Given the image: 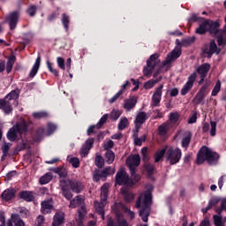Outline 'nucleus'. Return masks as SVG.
Listing matches in <instances>:
<instances>
[{"label": "nucleus", "instance_id": "10", "mask_svg": "<svg viewBox=\"0 0 226 226\" xmlns=\"http://www.w3.org/2000/svg\"><path fill=\"white\" fill-rule=\"evenodd\" d=\"M183 156V151H181V148L179 147H170L167 151L165 154L166 162L170 163V165H177V163H179L181 162V158Z\"/></svg>", "mask_w": 226, "mask_h": 226}, {"label": "nucleus", "instance_id": "47", "mask_svg": "<svg viewBox=\"0 0 226 226\" xmlns=\"http://www.w3.org/2000/svg\"><path fill=\"white\" fill-rule=\"evenodd\" d=\"M95 165L98 169H103V165H105V161L102 155H96L95 157Z\"/></svg>", "mask_w": 226, "mask_h": 226}, {"label": "nucleus", "instance_id": "23", "mask_svg": "<svg viewBox=\"0 0 226 226\" xmlns=\"http://www.w3.org/2000/svg\"><path fill=\"white\" fill-rule=\"evenodd\" d=\"M115 209H117V211H118L119 213H121V211L123 213H128L131 220H133V218H135V213L132 212V210L125 207L124 203H117L115 205Z\"/></svg>", "mask_w": 226, "mask_h": 226}, {"label": "nucleus", "instance_id": "12", "mask_svg": "<svg viewBox=\"0 0 226 226\" xmlns=\"http://www.w3.org/2000/svg\"><path fill=\"white\" fill-rule=\"evenodd\" d=\"M135 181L133 178L130 179V177L128 176V173L124 171V170H120L117 171L116 175V185H118L119 186H133L135 185Z\"/></svg>", "mask_w": 226, "mask_h": 226}, {"label": "nucleus", "instance_id": "50", "mask_svg": "<svg viewBox=\"0 0 226 226\" xmlns=\"http://www.w3.org/2000/svg\"><path fill=\"white\" fill-rule=\"evenodd\" d=\"M147 138V136L146 134H143L142 136L136 137L134 139V146H142L143 142H146V139Z\"/></svg>", "mask_w": 226, "mask_h": 226}, {"label": "nucleus", "instance_id": "7", "mask_svg": "<svg viewBox=\"0 0 226 226\" xmlns=\"http://www.w3.org/2000/svg\"><path fill=\"white\" fill-rule=\"evenodd\" d=\"M126 165L129 167L132 179H133L135 183H139V181H140V175L137 174L135 167H139L140 165V155L133 154L127 157Z\"/></svg>", "mask_w": 226, "mask_h": 226}, {"label": "nucleus", "instance_id": "29", "mask_svg": "<svg viewBox=\"0 0 226 226\" xmlns=\"http://www.w3.org/2000/svg\"><path fill=\"white\" fill-rule=\"evenodd\" d=\"M1 197L3 200H5V202H8L11 200V199L15 198V190L13 188L6 189L2 192Z\"/></svg>", "mask_w": 226, "mask_h": 226}, {"label": "nucleus", "instance_id": "15", "mask_svg": "<svg viewBox=\"0 0 226 226\" xmlns=\"http://www.w3.org/2000/svg\"><path fill=\"white\" fill-rule=\"evenodd\" d=\"M117 218L114 221L112 217H109L107 220V226H130L126 219L121 217V212L115 208Z\"/></svg>", "mask_w": 226, "mask_h": 226}, {"label": "nucleus", "instance_id": "13", "mask_svg": "<svg viewBox=\"0 0 226 226\" xmlns=\"http://www.w3.org/2000/svg\"><path fill=\"white\" fill-rule=\"evenodd\" d=\"M202 52L208 59L213 57V54H220L222 49H218L215 40H211L209 44H205L202 48Z\"/></svg>", "mask_w": 226, "mask_h": 226}, {"label": "nucleus", "instance_id": "30", "mask_svg": "<svg viewBox=\"0 0 226 226\" xmlns=\"http://www.w3.org/2000/svg\"><path fill=\"white\" fill-rule=\"evenodd\" d=\"M94 144V138L87 139L86 143L81 147L82 154H88L89 150L93 147Z\"/></svg>", "mask_w": 226, "mask_h": 226}, {"label": "nucleus", "instance_id": "58", "mask_svg": "<svg viewBox=\"0 0 226 226\" xmlns=\"http://www.w3.org/2000/svg\"><path fill=\"white\" fill-rule=\"evenodd\" d=\"M36 5H30L26 10V13L29 15V17H34V15H36Z\"/></svg>", "mask_w": 226, "mask_h": 226}, {"label": "nucleus", "instance_id": "48", "mask_svg": "<svg viewBox=\"0 0 226 226\" xmlns=\"http://www.w3.org/2000/svg\"><path fill=\"white\" fill-rule=\"evenodd\" d=\"M56 130H57V125H56V124L48 123V124H47L48 135H52V133H54V132H56Z\"/></svg>", "mask_w": 226, "mask_h": 226}, {"label": "nucleus", "instance_id": "41", "mask_svg": "<svg viewBox=\"0 0 226 226\" xmlns=\"http://www.w3.org/2000/svg\"><path fill=\"white\" fill-rule=\"evenodd\" d=\"M165 154H167V148L158 150L154 154L155 163H158L163 158V156H165Z\"/></svg>", "mask_w": 226, "mask_h": 226}, {"label": "nucleus", "instance_id": "63", "mask_svg": "<svg viewBox=\"0 0 226 226\" xmlns=\"http://www.w3.org/2000/svg\"><path fill=\"white\" fill-rule=\"evenodd\" d=\"M43 223H45V217H43V215H39L36 218L35 226H43Z\"/></svg>", "mask_w": 226, "mask_h": 226}, {"label": "nucleus", "instance_id": "31", "mask_svg": "<svg viewBox=\"0 0 226 226\" xmlns=\"http://www.w3.org/2000/svg\"><path fill=\"white\" fill-rule=\"evenodd\" d=\"M209 70H211V64L205 63L198 67L197 73H199L200 76L207 77Z\"/></svg>", "mask_w": 226, "mask_h": 226}, {"label": "nucleus", "instance_id": "33", "mask_svg": "<svg viewBox=\"0 0 226 226\" xmlns=\"http://www.w3.org/2000/svg\"><path fill=\"white\" fill-rule=\"evenodd\" d=\"M44 133L45 129L43 127H39L34 134V142H41V140L43 139Z\"/></svg>", "mask_w": 226, "mask_h": 226}, {"label": "nucleus", "instance_id": "57", "mask_svg": "<svg viewBox=\"0 0 226 226\" xmlns=\"http://www.w3.org/2000/svg\"><path fill=\"white\" fill-rule=\"evenodd\" d=\"M170 121L175 124L177 123L179 121V113L177 112L170 113Z\"/></svg>", "mask_w": 226, "mask_h": 226}, {"label": "nucleus", "instance_id": "25", "mask_svg": "<svg viewBox=\"0 0 226 226\" xmlns=\"http://www.w3.org/2000/svg\"><path fill=\"white\" fill-rule=\"evenodd\" d=\"M190 142H192V132L188 131L185 132L182 138L181 147H184V149H188V147H190Z\"/></svg>", "mask_w": 226, "mask_h": 226}, {"label": "nucleus", "instance_id": "62", "mask_svg": "<svg viewBox=\"0 0 226 226\" xmlns=\"http://www.w3.org/2000/svg\"><path fill=\"white\" fill-rule=\"evenodd\" d=\"M114 147V141L109 139L108 142L104 143L103 148L105 151H110Z\"/></svg>", "mask_w": 226, "mask_h": 226}, {"label": "nucleus", "instance_id": "1", "mask_svg": "<svg viewBox=\"0 0 226 226\" xmlns=\"http://www.w3.org/2000/svg\"><path fill=\"white\" fill-rule=\"evenodd\" d=\"M196 34L204 35L209 33L217 40L219 47H225L226 45V31L220 29V22L218 20L213 21L211 19H204L198 28L195 30Z\"/></svg>", "mask_w": 226, "mask_h": 226}, {"label": "nucleus", "instance_id": "40", "mask_svg": "<svg viewBox=\"0 0 226 226\" xmlns=\"http://www.w3.org/2000/svg\"><path fill=\"white\" fill-rule=\"evenodd\" d=\"M61 22L65 31H68V29H70V16L66 13H63Z\"/></svg>", "mask_w": 226, "mask_h": 226}, {"label": "nucleus", "instance_id": "6", "mask_svg": "<svg viewBox=\"0 0 226 226\" xmlns=\"http://www.w3.org/2000/svg\"><path fill=\"white\" fill-rule=\"evenodd\" d=\"M29 131V125L26 120L17 123L7 132V139L10 142H19V135H26Z\"/></svg>", "mask_w": 226, "mask_h": 226}, {"label": "nucleus", "instance_id": "4", "mask_svg": "<svg viewBox=\"0 0 226 226\" xmlns=\"http://www.w3.org/2000/svg\"><path fill=\"white\" fill-rule=\"evenodd\" d=\"M153 200V195L151 192H147L144 195L143 200L142 197H139L136 200L135 207L139 209V216L142 222H147L149 220V215H151V203Z\"/></svg>", "mask_w": 226, "mask_h": 226}, {"label": "nucleus", "instance_id": "26", "mask_svg": "<svg viewBox=\"0 0 226 226\" xmlns=\"http://www.w3.org/2000/svg\"><path fill=\"white\" fill-rule=\"evenodd\" d=\"M41 63V56L39 55L35 60L34 66L30 71V73H29L30 79H34V77H36V73H38V70H40Z\"/></svg>", "mask_w": 226, "mask_h": 226}, {"label": "nucleus", "instance_id": "21", "mask_svg": "<svg viewBox=\"0 0 226 226\" xmlns=\"http://www.w3.org/2000/svg\"><path fill=\"white\" fill-rule=\"evenodd\" d=\"M7 226H26V223L19 214H12L11 220L7 222Z\"/></svg>", "mask_w": 226, "mask_h": 226}, {"label": "nucleus", "instance_id": "51", "mask_svg": "<svg viewBox=\"0 0 226 226\" xmlns=\"http://www.w3.org/2000/svg\"><path fill=\"white\" fill-rule=\"evenodd\" d=\"M69 163H71L74 169H79L80 167V161L77 157L70 158Z\"/></svg>", "mask_w": 226, "mask_h": 226}, {"label": "nucleus", "instance_id": "49", "mask_svg": "<svg viewBox=\"0 0 226 226\" xmlns=\"http://www.w3.org/2000/svg\"><path fill=\"white\" fill-rule=\"evenodd\" d=\"M192 87H193L192 85L185 83L180 91V94H182V96H186V94L190 93V90L192 89Z\"/></svg>", "mask_w": 226, "mask_h": 226}, {"label": "nucleus", "instance_id": "14", "mask_svg": "<svg viewBox=\"0 0 226 226\" xmlns=\"http://www.w3.org/2000/svg\"><path fill=\"white\" fill-rule=\"evenodd\" d=\"M181 54H183V49L176 45L174 49L167 55L165 60L162 62V66H167L170 63H174V61L181 57Z\"/></svg>", "mask_w": 226, "mask_h": 226}, {"label": "nucleus", "instance_id": "52", "mask_svg": "<svg viewBox=\"0 0 226 226\" xmlns=\"http://www.w3.org/2000/svg\"><path fill=\"white\" fill-rule=\"evenodd\" d=\"M47 67L49 69V71L50 72V73H53V75H55V77H59V72L54 68H52V63H50V61L47 60L46 62Z\"/></svg>", "mask_w": 226, "mask_h": 226}, {"label": "nucleus", "instance_id": "35", "mask_svg": "<svg viewBox=\"0 0 226 226\" xmlns=\"http://www.w3.org/2000/svg\"><path fill=\"white\" fill-rule=\"evenodd\" d=\"M34 119H49L50 114L48 111H36L32 114Z\"/></svg>", "mask_w": 226, "mask_h": 226}, {"label": "nucleus", "instance_id": "27", "mask_svg": "<svg viewBox=\"0 0 226 226\" xmlns=\"http://www.w3.org/2000/svg\"><path fill=\"white\" fill-rule=\"evenodd\" d=\"M41 206L42 215H49V213H52V209H54V206L49 200L42 201Z\"/></svg>", "mask_w": 226, "mask_h": 226}, {"label": "nucleus", "instance_id": "59", "mask_svg": "<svg viewBox=\"0 0 226 226\" xmlns=\"http://www.w3.org/2000/svg\"><path fill=\"white\" fill-rule=\"evenodd\" d=\"M197 79V73L193 72L188 77V81L186 84H189L190 86L193 87V84L195 83V80Z\"/></svg>", "mask_w": 226, "mask_h": 226}, {"label": "nucleus", "instance_id": "45", "mask_svg": "<svg viewBox=\"0 0 226 226\" xmlns=\"http://www.w3.org/2000/svg\"><path fill=\"white\" fill-rule=\"evenodd\" d=\"M222 89V82L220 81V79H218L216 82H215V85L212 90V96H216L218 94V93H220Z\"/></svg>", "mask_w": 226, "mask_h": 226}, {"label": "nucleus", "instance_id": "20", "mask_svg": "<svg viewBox=\"0 0 226 226\" xmlns=\"http://www.w3.org/2000/svg\"><path fill=\"white\" fill-rule=\"evenodd\" d=\"M195 40H197L195 36L188 37L187 39H183L182 41H179V39H177L175 41V43L177 47L182 50L183 47H190L192 43H195Z\"/></svg>", "mask_w": 226, "mask_h": 226}, {"label": "nucleus", "instance_id": "61", "mask_svg": "<svg viewBox=\"0 0 226 226\" xmlns=\"http://www.w3.org/2000/svg\"><path fill=\"white\" fill-rule=\"evenodd\" d=\"M56 63L61 70H66V66L64 65V59L63 57L58 56L56 58Z\"/></svg>", "mask_w": 226, "mask_h": 226}, {"label": "nucleus", "instance_id": "44", "mask_svg": "<svg viewBox=\"0 0 226 226\" xmlns=\"http://www.w3.org/2000/svg\"><path fill=\"white\" fill-rule=\"evenodd\" d=\"M145 170L147 172V177H153V174H154V165L151 163L145 164Z\"/></svg>", "mask_w": 226, "mask_h": 226}, {"label": "nucleus", "instance_id": "32", "mask_svg": "<svg viewBox=\"0 0 226 226\" xmlns=\"http://www.w3.org/2000/svg\"><path fill=\"white\" fill-rule=\"evenodd\" d=\"M137 105V97L132 96L130 99H126L124 103V109L125 110H132Z\"/></svg>", "mask_w": 226, "mask_h": 226}, {"label": "nucleus", "instance_id": "22", "mask_svg": "<svg viewBox=\"0 0 226 226\" xmlns=\"http://www.w3.org/2000/svg\"><path fill=\"white\" fill-rule=\"evenodd\" d=\"M19 197L25 202H33L34 200V192L32 191H21L19 193Z\"/></svg>", "mask_w": 226, "mask_h": 226}, {"label": "nucleus", "instance_id": "60", "mask_svg": "<svg viewBox=\"0 0 226 226\" xmlns=\"http://www.w3.org/2000/svg\"><path fill=\"white\" fill-rule=\"evenodd\" d=\"M210 135L211 137H215L216 135V122L215 121H211L210 122Z\"/></svg>", "mask_w": 226, "mask_h": 226}, {"label": "nucleus", "instance_id": "43", "mask_svg": "<svg viewBox=\"0 0 226 226\" xmlns=\"http://www.w3.org/2000/svg\"><path fill=\"white\" fill-rule=\"evenodd\" d=\"M52 174L51 173H46L44 176H42L39 179L40 185H49L52 181Z\"/></svg>", "mask_w": 226, "mask_h": 226}, {"label": "nucleus", "instance_id": "16", "mask_svg": "<svg viewBox=\"0 0 226 226\" xmlns=\"http://www.w3.org/2000/svg\"><path fill=\"white\" fill-rule=\"evenodd\" d=\"M19 19H20V11L19 10L13 11L5 17V21L9 24L11 31H13L17 27Z\"/></svg>", "mask_w": 226, "mask_h": 226}, {"label": "nucleus", "instance_id": "24", "mask_svg": "<svg viewBox=\"0 0 226 226\" xmlns=\"http://www.w3.org/2000/svg\"><path fill=\"white\" fill-rule=\"evenodd\" d=\"M64 223V213L56 212L53 217L52 226H60Z\"/></svg>", "mask_w": 226, "mask_h": 226}, {"label": "nucleus", "instance_id": "9", "mask_svg": "<svg viewBox=\"0 0 226 226\" xmlns=\"http://www.w3.org/2000/svg\"><path fill=\"white\" fill-rule=\"evenodd\" d=\"M160 55L154 53L150 56L149 59L147 60V66L143 69V73L145 77H151L153 75V71L156 66L162 64V60H160Z\"/></svg>", "mask_w": 226, "mask_h": 226}, {"label": "nucleus", "instance_id": "2", "mask_svg": "<svg viewBox=\"0 0 226 226\" xmlns=\"http://www.w3.org/2000/svg\"><path fill=\"white\" fill-rule=\"evenodd\" d=\"M59 182L62 195L66 199V200H72V199H73V193H82V192H84L85 186L80 181L70 178H62Z\"/></svg>", "mask_w": 226, "mask_h": 226}, {"label": "nucleus", "instance_id": "55", "mask_svg": "<svg viewBox=\"0 0 226 226\" xmlns=\"http://www.w3.org/2000/svg\"><path fill=\"white\" fill-rule=\"evenodd\" d=\"M221 200L222 199H220V197H214L208 201V206L213 208L215 206H217Z\"/></svg>", "mask_w": 226, "mask_h": 226}, {"label": "nucleus", "instance_id": "64", "mask_svg": "<svg viewBox=\"0 0 226 226\" xmlns=\"http://www.w3.org/2000/svg\"><path fill=\"white\" fill-rule=\"evenodd\" d=\"M93 133H98V132H96V125H90L87 130V135L88 137L93 135Z\"/></svg>", "mask_w": 226, "mask_h": 226}, {"label": "nucleus", "instance_id": "5", "mask_svg": "<svg viewBox=\"0 0 226 226\" xmlns=\"http://www.w3.org/2000/svg\"><path fill=\"white\" fill-rule=\"evenodd\" d=\"M220 160V154L218 153L212 151L209 147L203 146L198 152L196 157V164L202 165L205 162L208 165H216Z\"/></svg>", "mask_w": 226, "mask_h": 226}, {"label": "nucleus", "instance_id": "3", "mask_svg": "<svg viewBox=\"0 0 226 226\" xmlns=\"http://www.w3.org/2000/svg\"><path fill=\"white\" fill-rule=\"evenodd\" d=\"M19 98H20V89L11 90L4 98L0 99V110H3L5 116H10L13 112V106L19 107Z\"/></svg>", "mask_w": 226, "mask_h": 226}, {"label": "nucleus", "instance_id": "56", "mask_svg": "<svg viewBox=\"0 0 226 226\" xmlns=\"http://www.w3.org/2000/svg\"><path fill=\"white\" fill-rule=\"evenodd\" d=\"M59 10L54 11L48 16L49 22H52V20H56V19L59 18Z\"/></svg>", "mask_w": 226, "mask_h": 226}, {"label": "nucleus", "instance_id": "17", "mask_svg": "<svg viewBox=\"0 0 226 226\" xmlns=\"http://www.w3.org/2000/svg\"><path fill=\"white\" fill-rule=\"evenodd\" d=\"M207 87H209V85L205 84L197 93L193 99V102L195 103V105H200V103L204 102V98H206V96L207 95Z\"/></svg>", "mask_w": 226, "mask_h": 226}, {"label": "nucleus", "instance_id": "11", "mask_svg": "<svg viewBox=\"0 0 226 226\" xmlns=\"http://www.w3.org/2000/svg\"><path fill=\"white\" fill-rule=\"evenodd\" d=\"M113 174H116V170L110 166L103 170H95L93 173V180L94 183H98L100 179H102V181H107V177L113 176Z\"/></svg>", "mask_w": 226, "mask_h": 226}, {"label": "nucleus", "instance_id": "38", "mask_svg": "<svg viewBox=\"0 0 226 226\" xmlns=\"http://www.w3.org/2000/svg\"><path fill=\"white\" fill-rule=\"evenodd\" d=\"M105 158L108 165H110L111 163H114V160H116V154H114V151L112 150H108L105 153Z\"/></svg>", "mask_w": 226, "mask_h": 226}, {"label": "nucleus", "instance_id": "37", "mask_svg": "<svg viewBox=\"0 0 226 226\" xmlns=\"http://www.w3.org/2000/svg\"><path fill=\"white\" fill-rule=\"evenodd\" d=\"M162 81V76H160L157 79H150L144 84V88L145 89H153L158 82Z\"/></svg>", "mask_w": 226, "mask_h": 226}, {"label": "nucleus", "instance_id": "36", "mask_svg": "<svg viewBox=\"0 0 226 226\" xmlns=\"http://www.w3.org/2000/svg\"><path fill=\"white\" fill-rule=\"evenodd\" d=\"M15 61H17V57L15 56H11L8 57L6 64L7 73H11V70H13V64H15Z\"/></svg>", "mask_w": 226, "mask_h": 226}, {"label": "nucleus", "instance_id": "19", "mask_svg": "<svg viewBox=\"0 0 226 226\" xmlns=\"http://www.w3.org/2000/svg\"><path fill=\"white\" fill-rule=\"evenodd\" d=\"M163 89V85H160L154 89V94L152 96V102L154 107H158L160 102H162V91Z\"/></svg>", "mask_w": 226, "mask_h": 226}, {"label": "nucleus", "instance_id": "42", "mask_svg": "<svg viewBox=\"0 0 226 226\" xmlns=\"http://www.w3.org/2000/svg\"><path fill=\"white\" fill-rule=\"evenodd\" d=\"M170 126L169 124L163 123L158 127V133L161 136L167 135L169 133Z\"/></svg>", "mask_w": 226, "mask_h": 226}, {"label": "nucleus", "instance_id": "18", "mask_svg": "<svg viewBox=\"0 0 226 226\" xmlns=\"http://www.w3.org/2000/svg\"><path fill=\"white\" fill-rule=\"evenodd\" d=\"M148 119H149V115H147V113L144 111L138 113L134 120L136 130H139L140 126H142V124H144V123H146V121Z\"/></svg>", "mask_w": 226, "mask_h": 226}, {"label": "nucleus", "instance_id": "39", "mask_svg": "<svg viewBox=\"0 0 226 226\" xmlns=\"http://www.w3.org/2000/svg\"><path fill=\"white\" fill-rule=\"evenodd\" d=\"M69 200H71L69 207H71L72 209H75V207L82 204V198H80V196H76L74 199H71Z\"/></svg>", "mask_w": 226, "mask_h": 226}, {"label": "nucleus", "instance_id": "28", "mask_svg": "<svg viewBox=\"0 0 226 226\" xmlns=\"http://www.w3.org/2000/svg\"><path fill=\"white\" fill-rule=\"evenodd\" d=\"M121 193H122V195H124V202L130 203V202H132V200H134V199H135V194H133V192H131L130 191H128V189H126V187L121 188Z\"/></svg>", "mask_w": 226, "mask_h": 226}, {"label": "nucleus", "instance_id": "54", "mask_svg": "<svg viewBox=\"0 0 226 226\" xmlns=\"http://www.w3.org/2000/svg\"><path fill=\"white\" fill-rule=\"evenodd\" d=\"M128 126V118H121L118 124V130H124Z\"/></svg>", "mask_w": 226, "mask_h": 226}, {"label": "nucleus", "instance_id": "53", "mask_svg": "<svg viewBox=\"0 0 226 226\" xmlns=\"http://www.w3.org/2000/svg\"><path fill=\"white\" fill-rule=\"evenodd\" d=\"M123 94V90H119L114 96L109 99V103H116Z\"/></svg>", "mask_w": 226, "mask_h": 226}, {"label": "nucleus", "instance_id": "8", "mask_svg": "<svg viewBox=\"0 0 226 226\" xmlns=\"http://www.w3.org/2000/svg\"><path fill=\"white\" fill-rule=\"evenodd\" d=\"M101 200L100 203L95 205V211L101 215L102 220H105V206L107 205V199H109V185L104 184L101 187Z\"/></svg>", "mask_w": 226, "mask_h": 226}, {"label": "nucleus", "instance_id": "46", "mask_svg": "<svg viewBox=\"0 0 226 226\" xmlns=\"http://www.w3.org/2000/svg\"><path fill=\"white\" fill-rule=\"evenodd\" d=\"M107 119H109V114H104L101 119L99 120V122L96 124V130H100L102 128V126H103V124H105V123H107Z\"/></svg>", "mask_w": 226, "mask_h": 226}, {"label": "nucleus", "instance_id": "34", "mask_svg": "<svg viewBox=\"0 0 226 226\" xmlns=\"http://www.w3.org/2000/svg\"><path fill=\"white\" fill-rule=\"evenodd\" d=\"M53 172L57 174L60 177H63V179H66L68 176V170H66L63 166L54 168Z\"/></svg>", "mask_w": 226, "mask_h": 226}]
</instances>
